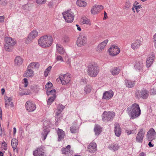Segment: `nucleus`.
<instances>
[{
  "mask_svg": "<svg viewBox=\"0 0 156 156\" xmlns=\"http://www.w3.org/2000/svg\"><path fill=\"white\" fill-rule=\"evenodd\" d=\"M2 4L3 5H7V2L5 0H2Z\"/></svg>",
  "mask_w": 156,
  "mask_h": 156,
  "instance_id": "obj_60",
  "label": "nucleus"
},
{
  "mask_svg": "<svg viewBox=\"0 0 156 156\" xmlns=\"http://www.w3.org/2000/svg\"><path fill=\"white\" fill-rule=\"evenodd\" d=\"M5 107L8 108L10 105L11 107H14V105L13 102H12V98L11 97H5Z\"/></svg>",
  "mask_w": 156,
  "mask_h": 156,
  "instance_id": "obj_20",
  "label": "nucleus"
},
{
  "mask_svg": "<svg viewBox=\"0 0 156 156\" xmlns=\"http://www.w3.org/2000/svg\"><path fill=\"white\" fill-rule=\"evenodd\" d=\"M25 107L27 110L30 112L34 111L36 109L35 104L30 101L27 102L25 104Z\"/></svg>",
  "mask_w": 156,
  "mask_h": 156,
  "instance_id": "obj_11",
  "label": "nucleus"
},
{
  "mask_svg": "<svg viewBox=\"0 0 156 156\" xmlns=\"http://www.w3.org/2000/svg\"><path fill=\"white\" fill-rule=\"evenodd\" d=\"M114 95V93L112 90L106 91L103 94L102 98L106 100H109L112 98Z\"/></svg>",
  "mask_w": 156,
  "mask_h": 156,
  "instance_id": "obj_21",
  "label": "nucleus"
},
{
  "mask_svg": "<svg viewBox=\"0 0 156 156\" xmlns=\"http://www.w3.org/2000/svg\"><path fill=\"white\" fill-rule=\"evenodd\" d=\"M127 112L131 119H133L138 117L141 114V110L139 105L134 103L128 107Z\"/></svg>",
  "mask_w": 156,
  "mask_h": 156,
  "instance_id": "obj_1",
  "label": "nucleus"
},
{
  "mask_svg": "<svg viewBox=\"0 0 156 156\" xmlns=\"http://www.w3.org/2000/svg\"><path fill=\"white\" fill-rule=\"evenodd\" d=\"M145 133V132L144 131L143 129L140 130L137 134L136 137V140L137 142H142Z\"/></svg>",
  "mask_w": 156,
  "mask_h": 156,
  "instance_id": "obj_17",
  "label": "nucleus"
},
{
  "mask_svg": "<svg viewBox=\"0 0 156 156\" xmlns=\"http://www.w3.org/2000/svg\"><path fill=\"white\" fill-rule=\"evenodd\" d=\"M53 38L51 36L47 35L40 37L38 41L39 45L43 48L50 46L52 43Z\"/></svg>",
  "mask_w": 156,
  "mask_h": 156,
  "instance_id": "obj_2",
  "label": "nucleus"
},
{
  "mask_svg": "<svg viewBox=\"0 0 156 156\" xmlns=\"http://www.w3.org/2000/svg\"><path fill=\"white\" fill-rule=\"evenodd\" d=\"M125 84L126 87H132L135 85V82L127 80H125Z\"/></svg>",
  "mask_w": 156,
  "mask_h": 156,
  "instance_id": "obj_33",
  "label": "nucleus"
},
{
  "mask_svg": "<svg viewBox=\"0 0 156 156\" xmlns=\"http://www.w3.org/2000/svg\"><path fill=\"white\" fill-rule=\"evenodd\" d=\"M56 49L57 51L60 54L63 55L66 52L64 48L61 44H57Z\"/></svg>",
  "mask_w": 156,
  "mask_h": 156,
  "instance_id": "obj_28",
  "label": "nucleus"
},
{
  "mask_svg": "<svg viewBox=\"0 0 156 156\" xmlns=\"http://www.w3.org/2000/svg\"><path fill=\"white\" fill-rule=\"evenodd\" d=\"M23 92H21V90H20L19 91L20 94L22 95H29L31 94V92L30 90H23Z\"/></svg>",
  "mask_w": 156,
  "mask_h": 156,
  "instance_id": "obj_41",
  "label": "nucleus"
},
{
  "mask_svg": "<svg viewBox=\"0 0 156 156\" xmlns=\"http://www.w3.org/2000/svg\"><path fill=\"white\" fill-rule=\"evenodd\" d=\"M18 140L16 138H13L11 140V145L13 149L16 148L18 144Z\"/></svg>",
  "mask_w": 156,
  "mask_h": 156,
  "instance_id": "obj_35",
  "label": "nucleus"
},
{
  "mask_svg": "<svg viewBox=\"0 0 156 156\" xmlns=\"http://www.w3.org/2000/svg\"><path fill=\"white\" fill-rule=\"evenodd\" d=\"M94 131L95 133V136L97 137L101 132V128L100 126L95 125L94 129Z\"/></svg>",
  "mask_w": 156,
  "mask_h": 156,
  "instance_id": "obj_25",
  "label": "nucleus"
},
{
  "mask_svg": "<svg viewBox=\"0 0 156 156\" xmlns=\"http://www.w3.org/2000/svg\"><path fill=\"white\" fill-rule=\"evenodd\" d=\"M87 74L90 77H95L98 74L99 68L94 62L89 63L87 66Z\"/></svg>",
  "mask_w": 156,
  "mask_h": 156,
  "instance_id": "obj_3",
  "label": "nucleus"
},
{
  "mask_svg": "<svg viewBox=\"0 0 156 156\" xmlns=\"http://www.w3.org/2000/svg\"><path fill=\"white\" fill-rule=\"evenodd\" d=\"M115 116V113L113 112L104 111L102 115V119L104 122L111 121Z\"/></svg>",
  "mask_w": 156,
  "mask_h": 156,
  "instance_id": "obj_5",
  "label": "nucleus"
},
{
  "mask_svg": "<svg viewBox=\"0 0 156 156\" xmlns=\"http://www.w3.org/2000/svg\"><path fill=\"white\" fill-rule=\"evenodd\" d=\"M134 68L135 69L138 71H143L144 65L143 60H137L135 61L134 63Z\"/></svg>",
  "mask_w": 156,
  "mask_h": 156,
  "instance_id": "obj_12",
  "label": "nucleus"
},
{
  "mask_svg": "<svg viewBox=\"0 0 156 156\" xmlns=\"http://www.w3.org/2000/svg\"><path fill=\"white\" fill-rule=\"evenodd\" d=\"M64 18L68 23H72L73 20L74 15L70 10H68L62 13Z\"/></svg>",
  "mask_w": 156,
  "mask_h": 156,
  "instance_id": "obj_6",
  "label": "nucleus"
},
{
  "mask_svg": "<svg viewBox=\"0 0 156 156\" xmlns=\"http://www.w3.org/2000/svg\"><path fill=\"white\" fill-rule=\"evenodd\" d=\"M97 146L96 143L93 141L89 145L87 150L90 153H94L97 151Z\"/></svg>",
  "mask_w": 156,
  "mask_h": 156,
  "instance_id": "obj_18",
  "label": "nucleus"
},
{
  "mask_svg": "<svg viewBox=\"0 0 156 156\" xmlns=\"http://www.w3.org/2000/svg\"><path fill=\"white\" fill-rule=\"evenodd\" d=\"M103 9V6L102 5H95L92 7L91 12L92 14H97L100 10H102Z\"/></svg>",
  "mask_w": 156,
  "mask_h": 156,
  "instance_id": "obj_19",
  "label": "nucleus"
},
{
  "mask_svg": "<svg viewBox=\"0 0 156 156\" xmlns=\"http://www.w3.org/2000/svg\"><path fill=\"white\" fill-rule=\"evenodd\" d=\"M56 91L55 89H53L51 90H47L46 91L47 94L48 95H52V96H55Z\"/></svg>",
  "mask_w": 156,
  "mask_h": 156,
  "instance_id": "obj_40",
  "label": "nucleus"
},
{
  "mask_svg": "<svg viewBox=\"0 0 156 156\" xmlns=\"http://www.w3.org/2000/svg\"><path fill=\"white\" fill-rule=\"evenodd\" d=\"M141 91L137 90L136 92V96L138 98H141V95L140 94Z\"/></svg>",
  "mask_w": 156,
  "mask_h": 156,
  "instance_id": "obj_55",
  "label": "nucleus"
},
{
  "mask_svg": "<svg viewBox=\"0 0 156 156\" xmlns=\"http://www.w3.org/2000/svg\"><path fill=\"white\" fill-rule=\"evenodd\" d=\"M34 75V72L31 69H27L23 74L25 77H32Z\"/></svg>",
  "mask_w": 156,
  "mask_h": 156,
  "instance_id": "obj_26",
  "label": "nucleus"
},
{
  "mask_svg": "<svg viewBox=\"0 0 156 156\" xmlns=\"http://www.w3.org/2000/svg\"><path fill=\"white\" fill-rule=\"evenodd\" d=\"M38 32L35 30L32 31L28 34L25 41L26 44L31 43L36 37L38 36Z\"/></svg>",
  "mask_w": 156,
  "mask_h": 156,
  "instance_id": "obj_7",
  "label": "nucleus"
},
{
  "mask_svg": "<svg viewBox=\"0 0 156 156\" xmlns=\"http://www.w3.org/2000/svg\"><path fill=\"white\" fill-rule=\"evenodd\" d=\"M82 23L83 24H86L89 26H90L91 24L90 20L86 18L83 19Z\"/></svg>",
  "mask_w": 156,
  "mask_h": 156,
  "instance_id": "obj_42",
  "label": "nucleus"
},
{
  "mask_svg": "<svg viewBox=\"0 0 156 156\" xmlns=\"http://www.w3.org/2000/svg\"><path fill=\"white\" fill-rule=\"evenodd\" d=\"M23 61V59L20 56H16L14 60V65L16 66L20 67L22 64Z\"/></svg>",
  "mask_w": 156,
  "mask_h": 156,
  "instance_id": "obj_23",
  "label": "nucleus"
},
{
  "mask_svg": "<svg viewBox=\"0 0 156 156\" xmlns=\"http://www.w3.org/2000/svg\"><path fill=\"white\" fill-rule=\"evenodd\" d=\"M52 86V83L50 82H48L45 85V89L47 90H49V88L51 87Z\"/></svg>",
  "mask_w": 156,
  "mask_h": 156,
  "instance_id": "obj_48",
  "label": "nucleus"
},
{
  "mask_svg": "<svg viewBox=\"0 0 156 156\" xmlns=\"http://www.w3.org/2000/svg\"><path fill=\"white\" fill-rule=\"evenodd\" d=\"M87 37L83 35H81L78 37L76 45L79 47H81L85 46L87 43Z\"/></svg>",
  "mask_w": 156,
  "mask_h": 156,
  "instance_id": "obj_9",
  "label": "nucleus"
},
{
  "mask_svg": "<svg viewBox=\"0 0 156 156\" xmlns=\"http://www.w3.org/2000/svg\"><path fill=\"white\" fill-rule=\"evenodd\" d=\"M141 13L139 14L140 16H143L146 12V10L144 7L142 6V8L141 9Z\"/></svg>",
  "mask_w": 156,
  "mask_h": 156,
  "instance_id": "obj_47",
  "label": "nucleus"
},
{
  "mask_svg": "<svg viewBox=\"0 0 156 156\" xmlns=\"http://www.w3.org/2000/svg\"><path fill=\"white\" fill-rule=\"evenodd\" d=\"M77 5L81 7H85L87 4V2L83 0H77L76 2Z\"/></svg>",
  "mask_w": 156,
  "mask_h": 156,
  "instance_id": "obj_30",
  "label": "nucleus"
},
{
  "mask_svg": "<svg viewBox=\"0 0 156 156\" xmlns=\"http://www.w3.org/2000/svg\"><path fill=\"white\" fill-rule=\"evenodd\" d=\"M147 136L149 141L152 140L155 138L156 133L154 129L151 128L147 132Z\"/></svg>",
  "mask_w": 156,
  "mask_h": 156,
  "instance_id": "obj_15",
  "label": "nucleus"
},
{
  "mask_svg": "<svg viewBox=\"0 0 156 156\" xmlns=\"http://www.w3.org/2000/svg\"><path fill=\"white\" fill-rule=\"evenodd\" d=\"M23 83L24 84V87H27L28 84V80L26 78H24L23 79Z\"/></svg>",
  "mask_w": 156,
  "mask_h": 156,
  "instance_id": "obj_54",
  "label": "nucleus"
},
{
  "mask_svg": "<svg viewBox=\"0 0 156 156\" xmlns=\"http://www.w3.org/2000/svg\"><path fill=\"white\" fill-rule=\"evenodd\" d=\"M120 147V146L118 144H113L109 146V148L114 151H117Z\"/></svg>",
  "mask_w": 156,
  "mask_h": 156,
  "instance_id": "obj_29",
  "label": "nucleus"
},
{
  "mask_svg": "<svg viewBox=\"0 0 156 156\" xmlns=\"http://www.w3.org/2000/svg\"><path fill=\"white\" fill-rule=\"evenodd\" d=\"M55 59L57 61H60L61 62H64L62 57L60 55H57L55 58Z\"/></svg>",
  "mask_w": 156,
  "mask_h": 156,
  "instance_id": "obj_51",
  "label": "nucleus"
},
{
  "mask_svg": "<svg viewBox=\"0 0 156 156\" xmlns=\"http://www.w3.org/2000/svg\"><path fill=\"white\" fill-rule=\"evenodd\" d=\"M110 71L112 75H116L119 73L120 69L119 68L114 67L111 69Z\"/></svg>",
  "mask_w": 156,
  "mask_h": 156,
  "instance_id": "obj_31",
  "label": "nucleus"
},
{
  "mask_svg": "<svg viewBox=\"0 0 156 156\" xmlns=\"http://www.w3.org/2000/svg\"><path fill=\"white\" fill-rule=\"evenodd\" d=\"M65 58H66V59L68 58V59L66 61V62L67 63L69 64V66H70L71 65V64H70L71 61H70V60L69 59V58H68V57L67 56H66Z\"/></svg>",
  "mask_w": 156,
  "mask_h": 156,
  "instance_id": "obj_57",
  "label": "nucleus"
},
{
  "mask_svg": "<svg viewBox=\"0 0 156 156\" xmlns=\"http://www.w3.org/2000/svg\"><path fill=\"white\" fill-rule=\"evenodd\" d=\"M126 132L128 135H129L132 133V131L131 130H126Z\"/></svg>",
  "mask_w": 156,
  "mask_h": 156,
  "instance_id": "obj_62",
  "label": "nucleus"
},
{
  "mask_svg": "<svg viewBox=\"0 0 156 156\" xmlns=\"http://www.w3.org/2000/svg\"><path fill=\"white\" fill-rule=\"evenodd\" d=\"M142 44V42L139 39H136L133 41L131 44V48L134 50L139 48Z\"/></svg>",
  "mask_w": 156,
  "mask_h": 156,
  "instance_id": "obj_14",
  "label": "nucleus"
},
{
  "mask_svg": "<svg viewBox=\"0 0 156 156\" xmlns=\"http://www.w3.org/2000/svg\"><path fill=\"white\" fill-rule=\"evenodd\" d=\"M31 89L32 90H34V92L37 93L38 92L39 90V87L37 85H35L33 86L31 88Z\"/></svg>",
  "mask_w": 156,
  "mask_h": 156,
  "instance_id": "obj_46",
  "label": "nucleus"
},
{
  "mask_svg": "<svg viewBox=\"0 0 156 156\" xmlns=\"http://www.w3.org/2000/svg\"><path fill=\"white\" fill-rule=\"evenodd\" d=\"M59 107H61V109H60L59 108H58V109H57L55 111V117H58L64 108V106L63 105H60Z\"/></svg>",
  "mask_w": 156,
  "mask_h": 156,
  "instance_id": "obj_37",
  "label": "nucleus"
},
{
  "mask_svg": "<svg viewBox=\"0 0 156 156\" xmlns=\"http://www.w3.org/2000/svg\"><path fill=\"white\" fill-rule=\"evenodd\" d=\"M40 66V64L38 62H32L30 63L28 67L32 69H38Z\"/></svg>",
  "mask_w": 156,
  "mask_h": 156,
  "instance_id": "obj_32",
  "label": "nucleus"
},
{
  "mask_svg": "<svg viewBox=\"0 0 156 156\" xmlns=\"http://www.w3.org/2000/svg\"><path fill=\"white\" fill-rule=\"evenodd\" d=\"M108 41V40L106 39L100 43L98 46L97 49V52L98 53H100L102 52L106 46Z\"/></svg>",
  "mask_w": 156,
  "mask_h": 156,
  "instance_id": "obj_13",
  "label": "nucleus"
},
{
  "mask_svg": "<svg viewBox=\"0 0 156 156\" xmlns=\"http://www.w3.org/2000/svg\"><path fill=\"white\" fill-rule=\"evenodd\" d=\"M141 98L143 99H145L147 98L148 96V92L146 90H144L141 91Z\"/></svg>",
  "mask_w": 156,
  "mask_h": 156,
  "instance_id": "obj_38",
  "label": "nucleus"
},
{
  "mask_svg": "<svg viewBox=\"0 0 156 156\" xmlns=\"http://www.w3.org/2000/svg\"><path fill=\"white\" fill-rule=\"evenodd\" d=\"M115 135L117 137H119L121 134V129L119 124L118 123H115Z\"/></svg>",
  "mask_w": 156,
  "mask_h": 156,
  "instance_id": "obj_22",
  "label": "nucleus"
},
{
  "mask_svg": "<svg viewBox=\"0 0 156 156\" xmlns=\"http://www.w3.org/2000/svg\"><path fill=\"white\" fill-rule=\"evenodd\" d=\"M46 0H36L37 3L39 5L44 4L45 3Z\"/></svg>",
  "mask_w": 156,
  "mask_h": 156,
  "instance_id": "obj_52",
  "label": "nucleus"
},
{
  "mask_svg": "<svg viewBox=\"0 0 156 156\" xmlns=\"http://www.w3.org/2000/svg\"><path fill=\"white\" fill-rule=\"evenodd\" d=\"M71 147L70 145H68L66 148H63L62 149V153L67 154L70 153V148Z\"/></svg>",
  "mask_w": 156,
  "mask_h": 156,
  "instance_id": "obj_36",
  "label": "nucleus"
},
{
  "mask_svg": "<svg viewBox=\"0 0 156 156\" xmlns=\"http://www.w3.org/2000/svg\"><path fill=\"white\" fill-rule=\"evenodd\" d=\"M55 98V96H52L50 97L48 100L47 104L49 105H50L54 101Z\"/></svg>",
  "mask_w": 156,
  "mask_h": 156,
  "instance_id": "obj_43",
  "label": "nucleus"
},
{
  "mask_svg": "<svg viewBox=\"0 0 156 156\" xmlns=\"http://www.w3.org/2000/svg\"><path fill=\"white\" fill-rule=\"evenodd\" d=\"M153 39V40L154 46V48L156 49V33L154 35Z\"/></svg>",
  "mask_w": 156,
  "mask_h": 156,
  "instance_id": "obj_56",
  "label": "nucleus"
},
{
  "mask_svg": "<svg viewBox=\"0 0 156 156\" xmlns=\"http://www.w3.org/2000/svg\"><path fill=\"white\" fill-rule=\"evenodd\" d=\"M70 130L72 133H76L78 131V128L76 125H73L70 127Z\"/></svg>",
  "mask_w": 156,
  "mask_h": 156,
  "instance_id": "obj_39",
  "label": "nucleus"
},
{
  "mask_svg": "<svg viewBox=\"0 0 156 156\" xmlns=\"http://www.w3.org/2000/svg\"><path fill=\"white\" fill-rule=\"evenodd\" d=\"M5 49L9 52L12 51L13 47L16 43V40L11 37H5Z\"/></svg>",
  "mask_w": 156,
  "mask_h": 156,
  "instance_id": "obj_4",
  "label": "nucleus"
},
{
  "mask_svg": "<svg viewBox=\"0 0 156 156\" xmlns=\"http://www.w3.org/2000/svg\"><path fill=\"white\" fill-rule=\"evenodd\" d=\"M148 145L150 147H153L154 146L153 145L151 144V142H149Z\"/></svg>",
  "mask_w": 156,
  "mask_h": 156,
  "instance_id": "obj_63",
  "label": "nucleus"
},
{
  "mask_svg": "<svg viewBox=\"0 0 156 156\" xmlns=\"http://www.w3.org/2000/svg\"><path fill=\"white\" fill-rule=\"evenodd\" d=\"M145 156V154H144V153L143 152H142L140 154L139 156Z\"/></svg>",
  "mask_w": 156,
  "mask_h": 156,
  "instance_id": "obj_64",
  "label": "nucleus"
},
{
  "mask_svg": "<svg viewBox=\"0 0 156 156\" xmlns=\"http://www.w3.org/2000/svg\"><path fill=\"white\" fill-rule=\"evenodd\" d=\"M51 66H48L45 70L44 72V75L46 77L48 75L50 71V70L51 69Z\"/></svg>",
  "mask_w": 156,
  "mask_h": 156,
  "instance_id": "obj_45",
  "label": "nucleus"
},
{
  "mask_svg": "<svg viewBox=\"0 0 156 156\" xmlns=\"http://www.w3.org/2000/svg\"><path fill=\"white\" fill-rule=\"evenodd\" d=\"M49 132V129L47 128L44 129L43 132L42 133V135L44 137V140L46 138L48 133Z\"/></svg>",
  "mask_w": 156,
  "mask_h": 156,
  "instance_id": "obj_44",
  "label": "nucleus"
},
{
  "mask_svg": "<svg viewBox=\"0 0 156 156\" xmlns=\"http://www.w3.org/2000/svg\"><path fill=\"white\" fill-rule=\"evenodd\" d=\"M57 132L58 136V140L60 141L63 139L65 136V133L62 130L59 129H58Z\"/></svg>",
  "mask_w": 156,
  "mask_h": 156,
  "instance_id": "obj_27",
  "label": "nucleus"
},
{
  "mask_svg": "<svg viewBox=\"0 0 156 156\" xmlns=\"http://www.w3.org/2000/svg\"><path fill=\"white\" fill-rule=\"evenodd\" d=\"M131 5V3L129 1H128L126 3L125 6L126 8H129L130 6Z\"/></svg>",
  "mask_w": 156,
  "mask_h": 156,
  "instance_id": "obj_58",
  "label": "nucleus"
},
{
  "mask_svg": "<svg viewBox=\"0 0 156 156\" xmlns=\"http://www.w3.org/2000/svg\"><path fill=\"white\" fill-rule=\"evenodd\" d=\"M108 51L109 55L114 56L116 55L120 52L119 48L116 46L112 45L108 49Z\"/></svg>",
  "mask_w": 156,
  "mask_h": 156,
  "instance_id": "obj_10",
  "label": "nucleus"
},
{
  "mask_svg": "<svg viewBox=\"0 0 156 156\" xmlns=\"http://www.w3.org/2000/svg\"><path fill=\"white\" fill-rule=\"evenodd\" d=\"M4 16H0V23H2L5 20Z\"/></svg>",
  "mask_w": 156,
  "mask_h": 156,
  "instance_id": "obj_59",
  "label": "nucleus"
},
{
  "mask_svg": "<svg viewBox=\"0 0 156 156\" xmlns=\"http://www.w3.org/2000/svg\"><path fill=\"white\" fill-rule=\"evenodd\" d=\"M151 93L152 94H156V87L151 88Z\"/></svg>",
  "mask_w": 156,
  "mask_h": 156,
  "instance_id": "obj_53",
  "label": "nucleus"
},
{
  "mask_svg": "<svg viewBox=\"0 0 156 156\" xmlns=\"http://www.w3.org/2000/svg\"><path fill=\"white\" fill-rule=\"evenodd\" d=\"M154 54H151L150 55L147 57L146 61V65L147 67H149L152 64L154 58Z\"/></svg>",
  "mask_w": 156,
  "mask_h": 156,
  "instance_id": "obj_24",
  "label": "nucleus"
},
{
  "mask_svg": "<svg viewBox=\"0 0 156 156\" xmlns=\"http://www.w3.org/2000/svg\"><path fill=\"white\" fill-rule=\"evenodd\" d=\"M76 26L77 27V30L79 31H81V30L80 27L79 26L78 24H76Z\"/></svg>",
  "mask_w": 156,
  "mask_h": 156,
  "instance_id": "obj_61",
  "label": "nucleus"
},
{
  "mask_svg": "<svg viewBox=\"0 0 156 156\" xmlns=\"http://www.w3.org/2000/svg\"><path fill=\"white\" fill-rule=\"evenodd\" d=\"M33 154L34 156H45L44 151L41 147L37 148L34 151Z\"/></svg>",
  "mask_w": 156,
  "mask_h": 156,
  "instance_id": "obj_16",
  "label": "nucleus"
},
{
  "mask_svg": "<svg viewBox=\"0 0 156 156\" xmlns=\"http://www.w3.org/2000/svg\"><path fill=\"white\" fill-rule=\"evenodd\" d=\"M92 89L91 86L90 85H87L84 87V93L86 94H89L91 92Z\"/></svg>",
  "mask_w": 156,
  "mask_h": 156,
  "instance_id": "obj_34",
  "label": "nucleus"
},
{
  "mask_svg": "<svg viewBox=\"0 0 156 156\" xmlns=\"http://www.w3.org/2000/svg\"><path fill=\"white\" fill-rule=\"evenodd\" d=\"M59 78L63 85H66L69 83L71 78L69 74L67 73L65 74H61L59 76Z\"/></svg>",
  "mask_w": 156,
  "mask_h": 156,
  "instance_id": "obj_8",
  "label": "nucleus"
},
{
  "mask_svg": "<svg viewBox=\"0 0 156 156\" xmlns=\"http://www.w3.org/2000/svg\"><path fill=\"white\" fill-rule=\"evenodd\" d=\"M63 40L64 42L66 43H67L69 42L70 39L69 37L68 36L65 35L63 38Z\"/></svg>",
  "mask_w": 156,
  "mask_h": 156,
  "instance_id": "obj_49",
  "label": "nucleus"
},
{
  "mask_svg": "<svg viewBox=\"0 0 156 156\" xmlns=\"http://www.w3.org/2000/svg\"><path fill=\"white\" fill-rule=\"evenodd\" d=\"M135 9L136 12L137 13H139L140 12V10L142 8V5H136L135 6Z\"/></svg>",
  "mask_w": 156,
  "mask_h": 156,
  "instance_id": "obj_50",
  "label": "nucleus"
}]
</instances>
